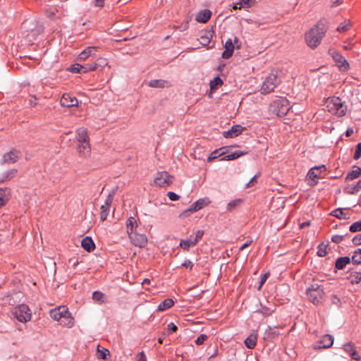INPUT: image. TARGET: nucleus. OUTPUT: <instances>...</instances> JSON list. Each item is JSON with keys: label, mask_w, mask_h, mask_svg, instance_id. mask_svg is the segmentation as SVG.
<instances>
[{"label": "nucleus", "mask_w": 361, "mask_h": 361, "mask_svg": "<svg viewBox=\"0 0 361 361\" xmlns=\"http://www.w3.org/2000/svg\"><path fill=\"white\" fill-rule=\"evenodd\" d=\"M327 31L325 20H319L305 34V42L312 49H315L320 44Z\"/></svg>", "instance_id": "obj_1"}, {"label": "nucleus", "mask_w": 361, "mask_h": 361, "mask_svg": "<svg viewBox=\"0 0 361 361\" xmlns=\"http://www.w3.org/2000/svg\"><path fill=\"white\" fill-rule=\"evenodd\" d=\"M306 293L309 300L314 305L320 304L324 301V291L322 285L312 284L307 289Z\"/></svg>", "instance_id": "obj_2"}, {"label": "nucleus", "mask_w": 361, "mask_h": 361, "mask_svg": "<svg viewBox=\"0 0 361 361\" xmlns=\"http://www.w3.org/2000/svg\"><path fill=\"white\" fill-rule=\"evenodd\" d=\"M326 109L329 112L338 116H344L347 110L339 97L329 99L326 102Z\"/></svg>", "instance_id": "obj_3"}, {"label": "nucleus", "mask_w": 361, "mask_h": 361, "mask_svg": "<svg viewBox=\"0 0 361 361\" xmlns=\"http://www.w3.org/2000/svg\"><path fill=\"white\" fill-rule=\"evenodd\" d=\"M280 82L281 79L278 77L277 74L271 73L262 83L261 87L262 94H266L273 92Z\"/></svg>", "instance_id": "obj_4"}, {"label": "nucleus", "mask_w": 361, "mask_h": 361, "mask_svg": "<svg viewBox=\"0 0 361 361\" xmlns=\"http://www.w3.org/2000/svg\"><path fill=\"white\" fill-rule=\"evenodd\" d=\"M271 109L278 116H286L290 110L289 102L286 99H279L273 102Z\"/></svg>", "instance_id": "obj_5"}, {"label": "nucleus", "mask_w": 361, "mask_h": 361, "mask_svg": "<svg viewBox=\"0 0 361 361\" xmlns=\"http://www.w3.org/2000/svg\"><path fill=\"white\" fill-rule=\"evenodd\" d=\"M13 315L20 322H27L31 319L32 313L27 305L21 304L13 308Z\"/></svg>", "instance_id": "obj_6"}, {"label": "nucleus", "mask_w": 361, "mask_h": 361, "mask_svg": "<svg viewBox=\"0 0 361 361\" xmlns=\"http://www.w3.org/2000/svg\"><path fill=\"white\" fill-rule=\"evenodd\" d=\"M173 180V176L169 175L166 171L158 172L154 180V183L156 185L165 188L170 185Z\"/></svg>", "instance_id": "obj_7"}, {"label": "nucleus", "mask_w": 361, "mask_h": 361, "mask_svg": "<svg viewBox=\"0 0 361 361\" xmlns=\"http://www.w3.org/2000/svg\"><path fill=\"white\" fill-rule=\"evenodd\" d=\"M329 53L336 63L340 71H346L349 69L350 65L348 62L338 51L329 49Z\"/></svg>", "instance_id": "obj_8"}, {"label": "nucleus", "mask_w": 361, "mask_h": 361, "mask_svg": "<svg viewBox=\"0 0 361 361\" xmlns=\"http://www.w3.org/2000/svg\"><path fill=\"white\" fill-rule=\"evenodd\" d=\"M128 235L135 246L143 247L147 243V238L145 234L138 233L136 231H129Z\"/></svg>", "instance_id": "obj_9"}, {"label": "nucleus", "mask_w": 361, "mask_h": 361, "mask_svg": "<svg viewBox=\"0 0 361 361\" xmlns=\"http://www.w3.org/2000/svg\"><path fill=\"white\" fill-rule=\"evenodd\" d=\"M76 149L80 159H87L90 157L91 145L90 142L78 143Z\"/></svg>", "instance_id": "obj_10"}, {"label": "nucleus", "mask_w": 361, "mask_h": 361, "mask_svg": "<svg viewBox=\"0 0 361 361\" xmlns=\"http://www.w3.org/2000/svg\"><path fill=\"white\" fill-rule=\"evenodd\" d=\"M326 169V166L324 165H322L312 168L308 171L307 176L312 181L310 183L311 185H315L317 183V180L316 179L319 178L322 172L325 171Z\"/></svg>", "instance_id": "obj_11"}, {"label": "nucleus", "mask_w": 361, "mask_h": 361, "mask_svg": "<svg viewBox=\"0 0 361 361\" xmlns=\"http://www.w3.org/2000/svg\"><path fill=\"white\" fill-rule=\"evenodd\" d=\"M20 152L17 149H11L3 156L1 164H13L16 163L20 157Z\"/></svg>", "instance_id": "obj_12"}, {"label": "nucleus", "mask_w": 361, "mask_h": 361, "mask_svg": "<svg viewBox=\"0 0 361 361\" xmlns=\"http://www.w3.org/2000/svg\"><path fill=\"white\" fill-rule=\"evenodd\" d=\"M68 309L66 306H59L50 310V317L56 320L59 321L68 315Z\"/></svg>", "instance_id": "obj_13"}, {"label": "nucleus", "mask_w": 361, "mask_h": 361, "mask_svg": "<svg viewBox=\"0 0 361 361\" xmlns=\"http://www.w3.org/2000/svg\"><path fill=\"white\" fill-rule=\"evenodd\" d=\"M60 103L61 106L70 108L78 106V100L71 94L64 93L61 98Z\"/></svg>", "instance_id": "obj_14"}, {"label": "nucleus", "mask_w": 361, "mask_h": 361, "mask_svg": "<svg viewBox=\"0 0 361 361\" xmlns=\"http://www.w3.org/2000/svg\"><path fill=\"white\" fill-rule=\"evenodd\" d=\"M210 203L211 201L208 197L200 198L197 200L196 202H195L193 204H192L188 210H186L185 213L197 212L202 209L205 206L209 204Z\"/></svg>", "instance_id": "obj_15"}, {"label": "nucleus", "mask_w": 361, "mask_h": 361, "mask_svg": "<svg viewBox=\"0 0 361 361\" xmlns=\"http://www.w3.org/2000/svg\"><path fill=\"white\" fill-rule=\"evenodd\" d=\"M334 343V338L329 334L324 336L320 341H319L314 345L315 349L328 348Z\"/></svg>", "instance_id": "obj_16"}, {"label": "nucleus", "mask_w": 361, "mask_h": 361, "mask_svg": "<svg viewBox=\"0 0 361 361\" xmlns=\"http://www.w3.org/2000/svg\"><path fill=\"white\" fill-rule=\"evenodd\" d=\"M75 140L78 143L90 142L87 129L81 127L76 130Z\"/></svg>", "instance_id": "obj_17"}, {"label": "nucleus", "mask_w": 361, "mask_h": 361, "mask_svg": "<svg viewBox=\"0 0 361 361\" xmlns=\"http://www.w3.org/2000/svg\"><path fill=\"white\" fill-rule=\"evenodd\" d=\"M235 47L232 39H227L224 44L225 50L221 54V57L224 59H228L231 58L233 55Z\"/></svg>", "instance_id": "obj_18"}, {"label": "nucleus", "mask_w": 361, "mask_h": 361, "mask_svg": "<svg viewBox=\"0 0 361 361\" xmlns=\"http://www.w3.org/2000/svg\"><path fill=\"white\" fill-rule=\"evenodd\" d=\"M18 173V170L16 169H12L10 170H8L2 173V175L0 176V183L9 181L14 178Z\"/></svg>", "instance_id": "obj_19"}, {"label": "nucleus", "mask_w": 361, "mask_h": 361, "mask_svg": "<svg viewBox=\"0 0 361 361\" xmlns=\"http://www.w3.org/2000/svg\"><path fill=\"white\" fill-rule=\"evenodd\" d=\"M211 15L212 13L209 10L204 9L197 14L195 20L197 22L205 23L210 19Z\"/></svg>", "instance_id": "obj_20"}, {"label": "nucleus", "mask_w": 361, "mask_h": 361, "mask_svg": "<svg viewBox=\"0 0 361 361\" xmlns=\"http://www.w3.org/2000/svg\"><path fill=\"white\" fill-rule=\"evenodd\" d=\"M213 37V31L206 30L202 32V35L200 36V43L202 46H207Z\"/></svg>", "instance_id": "obj_21"}, {"label": "nucleus", "mask_w": 361, "mask_h": 361, "mask_svg": "<svg viewBox=\"0 0 361 361\" xmlns=\"http://www.w3.org/2000/svg\"><path fill=\"white\" fill-rule=\"evenodd\" d=\"M82 247L87 252H92L95 248L94 241L90 237L86 236L81 242Z\"/></svg>", "instance_id": "obj_22"}, {"label": "nucleus", "mask_w": 361, "mask_h": 361, "mask_svg": "<svg viewBox=\"0 0 361 361\" xmlns=\"http://www.w3.org/2000/svg\"><path fill=\"white\" fill-rule=\"evenodd\" d=\"M148 85L151 87L164 88L165 87H169L170 84L166 80L159 79L150 80L148 83Z\"/></svg>", "instance_id": "obj_23"}, {"label": "nucleus", "mask_w": 361, "mask_h": 361, "mask_svg": "<svg viewBox=\"0 0 361 361\" xmlns=\"http://www.w3.org/2000/svg\"><path fill=\"white\" fill-rule=\"evenodd\" d=\"M256 2V0H239V1L233 6V9H240L241 8H250Z\"/></svg>", "instance_id": "obj_24"}, {"label": "nucleus", "mask_w": 361, "mask_h": 361, "mask_svg": "<svg viewBox=\"0 0 361 361\" xmlns=\"http://www.w3.org/2000/svg\"><path fill=\"white\" fill-rule=\"evenodd\" d=\"M348 280L352 284H357L361 281V271H351L347 276Z\"/></svg>", "instance_id": "obj_25"}, {"label": "nucleus", "mask_w": 361, "mask_h": 361, "mask_svg": "<svg viewBox=\"0 0 361 361\" xmlns=\"http://www.w3.org/2000/svg\"><path fill=\"white\" fill-rule=\"evenodd\" d=\"M280 334L279 331L276 327L269 326L265 331L266 338L268 339H274Z\"/></svg>", "instance_id": "obj_26"}, {"label": "nucleus", "mask_w": 361, "mask_h": 361, "mask_svg": "<svg viewBox=\"0 0 361 361\" xmlns=\"http://www.w3.org/2000/svg\"><path fill=\"white\" fill-rule=\"evenodd\" d=\"M350 262V259L349 257H341L336 259L335 267L337 269H343Z\"/></svg>", "instance_id": "obj_27"}, {"label": "nucleus", "mask_w": 361, "mask_h": 361, "mask_svg": "<svg viewBox=\"0 0 361 361\" xmlns=\"http://www.w3.org/2000/svg\"><path fill=\"white\" fill-rule=\"evenodd\" d=\"M257 340V335L251 334L245 340L244 343L247 348L253 349L256 346Z\"/></svg>", "instance_id": "obj_28"}, {"label": "nucleus", "mask_w": 361, "mask_h": 361, "mask_svg": "<svg viewBox=\"0 0 361 361\" xmlns=\"http://www.w3.org/2000/svg\"><path fill=\"white\" fill-rule=\"evenodd\" d=\"M247 152L244 151H235V152L231 153L228 155L224 156L221 160L223 161H231L234 160L243 155L247 154Z\"/></svg>", "instance_id": "obj_29"}, {"label": "nucleus", "mask_w": 361, "mask_h": 361, "mask_svg": "<svg viewBox=\"0 0 361 361\" xmlns=\"http://www.w3.org/2000/svg\"><path fill=\"white\" fill-rule=\"evenodd\" d=\"M361 190V180H358L356 184L349 185L345 189V192L348 194H355Z\"/></svg>", "instance_id": "obj_30"}, {"label": "nucleus", "mask_w": 361, "mask_h": 361, "mask_svg": "<svg viewBox=\"0 0 361 361\" xmlns=\"http://www.w3.org/2000/svg\"><path fill=\"white\" fill-rule=\"evenodd\" d=\"M174 305V302L171 298H166L163 300L158 306L159 311H164Z\"/></svg>", "instance_id": "obj_31"}, {"label": "nucleus", "mask_w": 361, "mask_h": 361, "mask_svg": "<svg viewBox=\"0 0 361 361\" xmlns=\"http://www.w3.org/2000/svg\"><path fill=\"white\" fill-rule=\"evenodd\" d=\"M61 319V324L64 326L71 328L74 325V318L71 316V314L69 312L68 315H66L64 318Z\"/></svg>", "instance_id": "obj_32"}, {"label": "nucleus", "mask_w": 361, "mask_h": 361, "mask_svg": "<svg viewBox=\"0 0 361 361\" xmlns=\"http://www.w3.org/2000/svg\"><path fill=\"white\" fill-rule=\"evenodd\" d=\"M137 226V224L136 219L133 216H130V218H128V219L127 220V223H126L128 233L129 234V231H136L135 229H136Z\"/></svg>", "instance_id": "obj_33"}, {"label": "nucleus", "mask_w": 361, "mask_h": 361, "mask_svg": "<svg viewBox=\"0 0 361 361\" xmlns=\"http://www.w3.org/2000/svg\"><path fill=\"white\" fill-rule=\"evenodd\" d=\"M331 215L340 219H348L349 216L343 212V209L341 208H338L334 210H333L331 212Z\"/></svg>", "instance_id": "obj_34"}, {"label": "nucleus", "mask_w": 361, "mask_h": 361, "mask_svg": "<svg viewBox=\"0 0 361 361\" xmlns=\"http://www.w3.org/2000/svg\"><path fill=\"white\" fill-rule=\"evenodd\" d=\"M361 176V168L357 167L355 169L350 171L345 178L346 180H354Z\"/></svg>", "instance_id": "obj_35"}, {"label": "nucleus", "mask_w": 361, "mask_h": 361, "mask_svg": "<svg viewBox=\"0 0 361 361\" xmlns=\"http://www.w3.org/2000/svg\"><path fill=\"white\" fill-rule=\"evenodd\" d=\"M352 262L353 264H361V248L354 251L352 256Z\"/></svg>", "instance_id": "obj_36"}, {"label": "nucleus", "mask_w": 361, "mask_h": 361, "mask_svg": "<svg viewBox=\"0 0 361 361\" xmlns=\"http://www.w3.org/2000/svg\"><path fill=\"white\" fill-rule=\"evenodd\" d=\"M196 245L195 241H193L192 240L188 239V240H183L180 243V246L184 250H188L189 248L191 246H195Z\"/></svg>", "instance_id": "obj_37"}, {"label": "nucleus", "mask_w": 361, "mask_h": 361, "mask_svg": "<svg viewBox=\"0 0 361 361\" xmlns=\"http://www.w3.org/2000/svg\"><path fill=\"white\" fill-rule=\"evenodd\" d=\"M104 294L99 290L94 291L92 293V299L96 302L103 303L104 302Z\"/></svg>", "instance_id": "obj_38"}, {"label": "nucleus", "mask_w": 361, "mask_h": 361, "mask_svg": "<svg viewBox=\"0 0 361 361\" xmlns=\"http://www.w3.org/2000/svg\"><path fill=\"white\" fill-rule=\"evenodd\" d=\"M274 310H271L270 307L262 306L261 305V308L256 310V312L260 313L264 317H268L270 316L274 312Z\"/></svg>", "instance_id": "obj_39"}, {"label": "nucleus", "mask_w": 361, "mask_h": 361, "mask_svg": "<svg viewBox=\"0 0 361 361\" xmlns=\"http://www.w3.org/2000/svg\"><path fill=\"white\" fill-rule=\"evenodd\" d=\"M109 355V350L106 348H99V345L97 346V357L99 359L106 360V356Z\"/></svg>", "instance_id": "obj_40"}, {"label": "nucleus", "mask_w": 361, "mask_h": 361, "mask_svg": "<svg viewBox=\"0 0 361 361\" xmlns=\"http://www.w3.org/2000/svg\"><path fill=\"white\" fill-rule=\"evenodd\" d=\"M243 202L242 199H236L235 200L231 201L227 204V210L228 211H233L238 206L240 205V204Z\"/></svg>", "instance_id": "obj_41"}, {"label": "nucleus", "mask_w": 361, "mask_h": 361, "mask_svg": "<svg viewBox=\"0 0 361 361\" xmlns=\"http://www.w3.org/2000/svg\"><path fill=\"white\" fill-rule=\"evenodd\" d=\"M222 84L223 80L219 76H217L210 81L209 85L211 90H215L218 86L221 85Z\"/></svg>", "instance_id": "obj_42"}, {"label": "nucleus", "mask_w": 361, "mask_h": 361, "mask_svg": "<svg viewBox=\"0 0 361 361\" xmlns=\"http://www.w3.org/2000/svg\"><path fill=\"white\" fill-rule=\"evenodd\" d=\"M327 245L324 243L319 244L317 247V255L319 257H324L327 254Z\"/></svg>", "instance_id": "obj_43"}, {"label": "nucleus", "mask_w": 361, "mask_h": 361, "mask_svg": "<svg viewBox=\"0 0 361 361\" xmlns=\"http://www.w3.org/2000/svg\"><path fill=\"white\" fill-rule=\"evenodd\" d=\"M11 195V189L8 188H0V197L6 198V201H9Z\"/></svg>", "instance_id": "obj_44"}, {"label": "nucleus", "mask_w": 361, "mask_h": 361, "mask_svg": "<svg viewBox=\"0 0 361 361\" xmlns=\"http://www.w3.org/2000/svg\"><path fill=\"white\" fill-rule=\"evenodd\" d=\"M244 129H245V128L241 126L240 125H235L231 127V131L233 133V135L235 137H236V136L240 135L243 133Z\"/></svg>", "instance_id": "obj_45"}, {"label": "nucleus", "mask_w": 361, "mask_h": 361, "mask_svg": "<svg viewBox=\"0 0 361 361\" xmlns=\"http://www.w3.org/2000/svg\"><path fill=\"white\" fill-rule=\"evenodd\" d=\"M94 66H96V70L99 68H104L107 65V60L105 58H98L94 62H93Z\"/></svg>", "instance_id": "obj_46"}, {"label": "nucleus", "mask_w": 361, "mask_h": 361, "mask_svg": "<svg viewBox=\"0 0 361 361\" xmlns=\"http://www.w3.org/2000/svg\"><path fill=\"white\" fill-rule=\"evenodd\" d=\"M221 149H216L212 153H211V154L207 158V161L210 162L212 160L216 159L217 157H219L226 153L225 152H220Z\"/></svg>", "instance_id": "obj_47"}, {"label": "nucleus", "mask_w": 361, "mask_h": 361, "mask_svg": "<svg viewBox=\"0 0 361 361\" xmlns=\"http://www.w3.org/2000/svg\"><path fill=\"white\" fill-rule=\"evenodd\" d=\"M109 213V208L106 206H101L100 219L102 221L106 219Z\"/></svg>", "instance_id": "obj_48"}, {"label": "nucleus", "mask_w": 361, "mask_h": 361, "mask_svg": "<svg viewBox=\"0 0 361 361\" xmlns=\"http://www.w3.org/2000/svg\"><path fill=\"white\" fill-rule=\"evenodd\" d=\"M351 232L361 231V221L353 223L349 228Z\"/></svg>", "instance_id": "obj_49"}, {"label": "nucleus", "mask_w": 361, "mask_h": 361, "mask_svg": "<svg viewBox=\"0 0 361 361\" xmlns=\"http://www.w3.org/2000/svg\"><path fill=\"white\" fill-rule=\"evenodd\" d=\"M350 25L349 23L343 22L341 23L337 27V31L342 32L348 30Z\"/></svg>", "instance_id": "obj_50"}, {"label": "nucleus", "mask_w": 361, "mask_h": 361, "mask_svg": "<svg viewBox=\"0 0 361 361\" xmlns=\"http://www.w3.org/2000/svg\"><path fill=\"white\" fill-rule=\"evenodd\" d=\"M269 276V272H267L264 274H262L260 277V281H259V284L257 287V290H260L262 287V286L264 284V283L266 282V281L267 280L268 277Z\"/></svg>", "instance_id": "obj_51"}, {"label": "nucleus", "mask_w": 361, "mask_h": 361, "mask_svg": "<svg viewBox=\"0 0 361 361\" xmlns=\"http://www.w3.org/2000/svg\"><path fill=\"white\" fill-rule=\"evenodd\" d=\"M347 235H348V234L344 235H334L331 237V240H332V242H334L335 243H340L344 240L345 237H346Z\"/></svg>", "instance_id": "obj_52"}, {"label": "nucleus", "mask_w": 361, "mask_h": 361, "mask_svg": "<svg viewBox=\"0 0 361 361\" xmlns=\"http://www.w3.org/2000/svg\"><path fill=\"white\" fill-rule=\"evenodd\" d=\"M98 47H88L85 50L88 55V57L95 55L96 51H97Z\"/></svg>", "instance_id": "obj_53"}, {"label": "nucleus", "mask_w": 361, "mask_h": 361, "mask_svg": "<svg viewBox=\"0 0 361 361\" xmlns=\"http://www.w3.org/2000/svg\"><path fill=\"white\" fill-rule=\"evenodd\" d=\"M360 157H361V142H359L356 146V149H355V152L353 158L355 159H358Z\"/></svg>", "instance_id": "obj_54"}, {"label": "nucleus", "mask_w": 361, "mask_h": 361, "mask_svg": "<svg viewBox=\"0 0 361 361\" xmlns=\"http://www.w3.org/2000/svg\"><path fill=\"white\" fill-rule=\"evenodd\" d=\"M207 338V336L205 334H200L196 339L195 343L197 345H202Z\"/></svg>", "instance_id": "obj_55"}, {"label": "nucleus", "mask_w": 361, "mask_h": 361, "mask_svg": "<svg viewBox=\"0 0 361 361\" xmlns=\"http://www.w3.org/2000/svg\"><path fill=\"white\" fill-rule=\"evenodd\" d=\"M343 349L346 353H348L350 355L355 348L352 343H348L343 345Z\"/></svg>", "instance_id": "obj_56"}, {"label": "nucleus", "mask_w": 361, "mask_h": 361, "mask_svg": "<svg viewBox=\"0 0 361 361\" xmlns=\"http://www.w3.org/2000/svg\"><path fill=\"white\" fill-rule=\"evenodd\" d=\"M167 196L171 201H177L180 199V196L178 195L171 191L168 192Z\"/></svg>", "instance_id": "obj_57"}, {"label": "nucleus", "mask_w": 361, "mask_h": 361, "mask_svg": "<svg viewBox=\"0 0 361 361\" xmlns=\"http://www.w3.org/2000/svg\"><path fill=\"white\" fill-rule=\"evenodd\" d=\"M167 330L169 331V334L176 332L178 330V327L174 323L171 322L167 326Z\"/></svg>", "instance_id": "obj_58"}, {"label": "nucleus", "mask_w": 361, "mask_h": 361, "mask_svg": "<svg viewBox=\"0 0 361 361\" xmlns=\"http://www.w3.org/2000/svg\"><path fill=\"white\" fill-rule=\"evenodd\" d=\"M352 242L354 245H361V233L356 235L353 239Z\"/></svg>", "instance_id": "obj_59"}, {"label": "nucleus", "mask_w": 361, "mask_h": 361, "mask_svg": "<svg viewBox=\"0 0 361 361\" xmlns=\"http://www.w3.org/2000/svg\"><path fill=\"white\" fill-rule=\"evenodd\" d=\"M203 235H204V231L198 230L196 232L195 238L193 240V241H195V243L197 244L198 243V241L202 238Z\"/></svg>", "instance_id": "obj_60"}, {"label": "nucleus", "mask_w": 361, "mask_h": 361, "mask_svg": "<svg viewBox=\"0 0 361 361\" xmlns=\"http://www.w3.org/2000/svg\"><path fill=\"white\" fill-rule=\"evenodd\" d=\"M84 65H85V69H86V71L87 72L96 70V66H94V63H85Z\"/></svg>", "instance_id": "obj_61"}, {"label": "nucleus", "mask_w": 361, "mask_h": 361, "mask_svg": "<svg viewBox=\"0 0 361 361\" xmlns=\"http://www.w3.org/2000/svg\"><path fill=\"white\" fill-rule=\"evenodd\" d=\"M182 266L185 267L186 269H189L190 270H191L194 265H193V263L190 260L186 259L182 264Z\"/></svg>", "instance_id": "obj_62"}, {"label": "nucleus", "mask_w": 361, "mask_h": 361, "mask_svg": "<svg viewBox=\"0 0 361 361\" xmlns=\"http://www.w3.org/2000/svg\"><path fill=\"white\" fill-rule=\"evenodd\" d=\"M70 71L73 72V73H80V64L79 63H75V64H73L72 66H71V67L69 68Z\"/></svg>", "instance_id": "obj_63"}, {"label": "nucleus", "mask_w": 361, "mask_h": 361, "mask_svg": "<svg viewBox=\"0 0 361 361\" xmlns=\"http://www.w3.org/2000/svg\"><path fill=\"white\" fill-rule=\"evenodd\" d=\"M350 356L355 360L359 361L360 360V356L355 349L350 354Z\"/></svg>", "instance_id": "obj_64"}]
</instances>
